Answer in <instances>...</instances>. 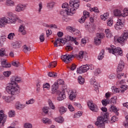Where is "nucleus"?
I'll list each match as a JSON object with an SVG mask.
<instances>
[{
    "label": "nucleus",
    "mask_w": 128,
    "mask_h": 128,
    "mask_svg": "<svg viewBox=\"0 0 128 128\" xmlns=\"http://www.w3.org/2000/svg\"><path fill=\"white\" fill-rule=\"evenodd\" d=\"M12 65L15 66V67H18L20 66L19 62H16V61H12Z\"/></svg>",
    "instance_id": "obj_56"
},
{
    "label": "nucleus",
    "mask_w": 128,
    "mask_h": 128,
    "mask_svg": "<svg viewBox=\"0 0 128 128\" xmlns=\"http://www.w3.org/2000/svg\"><path fill=\"white\" fill-rule=\"evenodd\" d=\"M59 109V112L61 114H64L67 111V108H66L64 106H61L58 108Z\"/></svg>",
    "instance_id": "obj_27"
},
{
    "label": "nucleus",
    "mask_w": 128,
    "mask_h": 128,
    "mask_svg": "<svg viewBox=\"0 0 128 128\" xmlns=\"http://www.w3.org/2000/svg\"><path fill=\"white\" fill-rule=\"evenodd\" d=\"M111 109L113 111V112H114V113H116V115H118L119 113L118 112V109L116 108L115 106H111Z\"/></svg>",
    "instance_id": "obj_39"
},
{
    "label": "nucleus",
    "mask_w": 128,
    "mask_h": 128,
    "mask_svg": "<svg viewBox=\"0 0 128 128\" xmlns=\"http://www.w3.org/2000/svg\"><path fill=\"white\" fill-rule=\"evenodd\" d=\"M44 88H46V89H49L50 88V85L48 83H46V84H44L43 86Z\"/></svg>",
    "instance_id": "obj_63"
},
{
    "label": "nucleus",
    "mask_w": 128,
    "mask_h": 128,
    "mask_svg": "<svg viewBox=\"0 0 128 128\" xmlns=\"http://www.w3.org/2000/svg\"><path fill=\"white\" fill-rule=\"evenodd\" d=\"M14 36H15L14 33H10V34H8V38L10 40H12Z\"/></svg>",
    "instance_id": "obj_49"
},
{
    "label": "nucleus",
    "mask_w": 128,
    "mask_h": 128,
    "mask_svg": "<svg viewBox=\"0 0 128 128\" xmlns=\"http://www.w3.org/2000/svg\"><path fill=\"white\" fill-rule=\"evenodd\" d=\"M22 20V22H21V24H22V25H20V26L19 28V32H20L21 33H22V35H26V27H25V25H24L23 22L24 21H22V20Z\"/></svg>",
    "instance_id": "obj_19"
},
{
    "label": "nucleus",
    "mask_w": 128,
    "mask_h": 128,
    "mask_svg": "<svg viewBox=\"0 0 128 128\" xmlns=\"http://www.w3.org/2000/svg\"><path fill=\"white\" fill-rule=\"evenodd\" d=\"M86 43V39L82 38L80 41V45L82 46H84Z\"/></svg>",
    "instance_id": "obj_57"
},
{
    "label": "nucleus",
    "mask_w": 128,
    "mask_h": 128,
    "mask_svg": "<svg viewBox=\"0 0 128 128\" xmlns=\"http://www.w3.org/2000/svg\"><path fill=\"white\" fill-rule=\"evenodd\" d=\"M76 90H72L71 93H70L69 95V99L70 100H74L76 97Z\"/></svg>",
    "instance_id": "obj_25"
},
{
    "label": "nucleus",
    "mask_w": 128,
    "mask_h": 128,
    "mask_svg": "<svg viewBox=\"0 0 128 128\" xmlns=\"http://www.w3.org/2000/svg\"><path fill=\"white\" fill-rule=\"evenodd\" d=\"M36 102L35 99H34V98H32V99H30V100H28V101L26 102V104L28 105H30V104H34Z\"/></svg>",
    "instance_id": "obj_41"
},
{
    "label": "nucleus",
    "mask_w": 128,
    "mask_h": 128,
    "mask_svg": "<svg viewBox=\"0 0 128 128\" xmlns=\"http://www.w3.org/2000/svg\"><path fill=\"white\" fill-rule=\"evenodd\" d=\"M105 34L107 38H112V33L110 29H106L105 30Z\"/></svg>",
    "instance_id": "obj_26"
},
{
    "label": "nucleus",
    "mask_w": 128,
    "mask_h": 128,
    "mask_svg": "<svg viewBox=\"0 0 128 128\" xmlns=\"http://www.w3.org/2000/svg\"><path fill=\"white\" fill-rule=\"evenodd\" d=\"M58 85H63L64 84V82L62 79H58V82H57Z\"/></svg>",
    "instance_id": "obj_53"
},
{
    "label": "nucleus",
    "mask_w": 128,
    "mask_h": 128,
    "mask_svg": "<svg viewBox=\"0 0 128 128\" xmlns=\"http://www.w3.org/2000/svg\"><path fill=\"white\" fill-rule=\"evenodd\" d=\"M6 17H2L0 18V28H4L8 24H16V22H22V21L20 19L18 16L14 14L12 12H7Z\"/></svg>",
    "instance_id": "obj_3"
},
{
    "label": "nucleus",
    "mask_w": 128,
    "mask_h": 128,
    "mask_svg": "<svg viewBox=\"0 0 128 128\" xmlns=\"http://www.w3.org/2000/svg\"><path fill=\"white\" fill-rule=\"evenodd\" d=\"M6 55V49L4 48H2L0 49V56L2 57Z\"/></svg>",
    "instance_id": "obj_40"
},
{
    "label": "nucleus",
    "mask_w": 128,
    "mask_h": 128,
    "mask_svg": "<svg viewBox=\"0 0 128 128\" xmlns=\"http://www.w3.org/2000/svg\"><path fill=\"white\" fill-rule=\"evenodd\" d=\"M124 83V80H119L116 82V86L118 88H120L121 92H122V85Z\"/></svg>",
    "instance_id": "obj_24"
},
{
    "label": "nucleus",
    "mask_w": 128,
    "mask_h": 128,
    "mask_svg": "<svg viewBox=\"0 0 128 128\" xmlns=\"http://www.w3.org/2000/svg\"><path fill=\"white\" fill-rule=\"evenodd\" d=\"M40 42H44V40H45V38H44V34H42L40 36Z\"/></svg>",
    "instance_id": "obj_54"
},
{
    "label": "nucleus",
    "mask_w": 128,
    "mask_h": 128,
    "mask_svg": "<svg viewBox=\"0 0 128 128\" xmlns=\"http://www.w3.org/2000/svg\"><path fill=\"white\" fill-rule=\"evenodd\" d=\"M108 113H105L104 116H100L98 118V120L95 122V125L98 128H105V123H108Z\"/></svg>",
    "instance_id": "obj_4"
},
{
    "label": "nucleus",
    "mask_w": 128,
    "mask_h": 128,
    "mask_svg": "<svg viewBox=\"0 0 128 128\" xmlns=\"http://www.w3.org/2000/svg\"><path fill=\"white\" fill-rule=\"evenodd\" d=\"M7 118L8 116L4 113L3 110H1V111H0V124L2 123V125L4 126L6 121Z\"/></svg>",
    "instance_id": "obj_13"
},
{
    "label": "nucleus",
    "mask_w": 128,
    "mask_h": 128,
    "mask_svg": "<svg viewBox=\"0 0 128 128\" xmlns=\"http://www.w3.org/2000/svg\"><path fill=\"white\" fill-rule=\"evenodd\" d=\"M124 76V78H127L128 74H124V73H121L120 74H118L117 78L118 79H122V77Z\"/></svg>",
    "instance_id": "obj_36"
},
{
    "label": "nucleus",
    "mask_w": 128,
    "mask_h": 128,
    "mask_svg": "<svg viewBox=\"0 0 128 128\" xmlns=\"http://www.w3.org/2000/svg\"><path fill=\"white\" fill-rule=\"evenodd\" d=\"M38 6H39V8H38V12H40L42 8V2H40V4H38Z\"/></svg>",
    "instance_id": "obj_64"
},
{
    "label": "nucleus",
    "mask_w": 128,
    "mask_h": 128,
    "mask_svg": "<svg viewBox=\"0 0 128 128\" xmlns=\"http://www.w3.org/2000/svg\"><path fill=\"white\" fill-rule=\"evenodd\" d=\"M20 81V77H18L17 76H12V77L10 84L6 87V92L8 94H11L12 96H3L2 99L4 102L6 103H11L15 100L16 98L12 95H16L20 93V89L17 83H19Z\"/></svg>",
    "instance_id": "obj_1"
},
{
    "label": "nucleus",
    "mask_w": 128,
    "mask_h": 128,
    "mask_svg": "<svg viewBox=\"0 0 128 128\" xmlns=\"http://www.w3.org/2000/svg\"><path fill=\"white\" fill-rule=\"evenodd\" d=\"M55 120L58 123H62L64 121L63 117L60 116L58 118H56Z\"/></svg>",
    "instance_id": "obj_37"
},
{
    "label": "nucleus",
    "mask_w": 128,
    "mask_h": 128,
    "mask_svg": "<svg viewBox=\"0 0 128 128\" xmlns=\"http://www.w3.org/2000/svg\"><path fill=\"white\" fill-rule=\"evenodd\" d=\"M124 26V24L122 23V20L120 19H118L117 20V22H116V24L114 25V28H116V30H121V28H122Z\"/></svg>",
    "instance_id": "obj_14"
},
{
    "label": "nucleus",
    "mask_w": 128,
    "mask_h": 128,
    "mask_svg": "<svg viewBox=\"0 0 128 128\" xmlns=\"http://www.w3.org/2000/svg\"><path fill=\"white\" fill-rule=\"evenodd\" d=\"M104 33H98L96 37L94 39V42L96 45H100L102 43V39H104Z\"/></svg>",
    "instance_id": "obj_10"
},
{
    "label": "nucleus",
    "mask_w": 128,
    "mask_h": 128,
    "mask_svg": "<svg viewBox=\"0 0 128 128\" xmlns=\"http://www.w3.org/2000/svg\"><path fill=\"white\" fill-rule=\"evenodd\" d=\"M114 14L116 16H123V18H124V16H128V8H124L123 10V13H122L120 10L116 9V10H114Z\"/></svg>",
    "instance_id": "obj_8"
},
{
    "label": "nucleus",
    "mask_w": 128,
    "mask_h": 128,
    "mask_svg": "<svg viewBox=\"0 0 128 128\" xmlns=\"http://www.w3.org/2000/svg\"><path fill=\"white\" fill-rule=\"evenodd\" d=\"M102 103L104 106H106L108 104H110V100L108 101V100H106V99L102 100Z\"/></svg>",
    "instance_id": "obj_47"
},
{
    "label": "nucleus",
    "mask_w": 128,
    "mask_h": 128,
    "mask_svg": "<svg viewBox=\"0 0 128 128\" xmlns=\"http://www.w3.org/2000/svg\"><path fill=\"white\" fill-rule=\"evenodd\" d=\"M48 104L51 109H52L53 110L56 109L55 106L54 105V103H52V100H48Z\"/></svg>",
    "instance_id": "obj_38"
},
{
    "label": "nucleus",
    "mask_w": 128,
    "mask_h": 128,
    "mask_svg": "<svg viewBox=\"0 0 128 128\" xmlns=\"http://www.w3.org/2000/svg\"><path fill=\"white\" fill-rule=\"evenodd\" d=\"M93 70L94 69V66L92 64L90 65H82L79 68H77L76 72L78 74H82V73H85L87 72L89 70Z\"/></svg>",
    "instance_id": "obj_6"
},
{
    "label": "nucleus",
    "mask_w": 128,
    "mask_h": 128,
    "mask_svg": "<svg viewBox=\"0 0 128 128\" xmlns=\"http://www.w3.org/2000/svg\"><path fill=\"white\" fill-rule=\"evenodd\" d=\"M74 58L73 55H70L68 54H66V55H62L61 56V59L65 62V63L68 64L72 61Z\"/></svg>",
    "instance_id": "obj_11"
},
{
    "label": "nucleus",
    "mask_w": 128,
    "mask_h": 128,
    "mask_svg": "<svg viewBox=\"0 0 128 128\" xmlns=\"http://www.w3.org/2000/svg\"><path fill=\"white\" fill-rule=\"evenodd\" d=\"M48 76H49V77H54L56 78V77H57V73L54 72H49Z\"/></svg>",
    "instance_id": "obj_44"
},
{
    "label": "nucleus",
    "mask_w": 128,
    "mask_h": 128,
    "mask_svg": "<svg viewBox=\"0 0 128 128\" xmlns=\"http://www.w3.org/2000/svg\"><path fill=\"white\" fill-rule=\"evenodd\" d=\"M124 68V61H120L117 68V72L122 71Z\"/></svg>",
    "instance_id": "obj_23"
},
{
    "label": "nucleus",
    "mask_w": 128,
    "mask_h": 128,
    "mask_svg": "<svg viewBox=\"0 0 128 128\" xmlns=\"http://www.w3.org/2000/svg\"><path fill=\"white\" fill-rule=\"evenodd\" d=\"M128 39V30H124V34L120 36V37H119V38H118L116 40L117 42L118 43H120L121 44H122V43H124L125 41H126Z\"/></svg>",
    "instance_id": "obj_9"
},
{
    "label": "nucleus",
    "mask_w": 128,
    "mask_h": 128,
    "mask_svg": "<svg viewBox=\"0 0 128 128\" xmlns=\"http://www.w3.org/2000/svg\"><path fill=\"white\" fill-rule=\"evenodd\" d=\"M78 82L80 85H83L85 82L84 78H83L82 76H78Z\"/></svg>",
    "instance_id": "obj_28"
},
{
    "label": "nucleus",
    "mask_w": 128,
    "mask_h": 128,
    "mask_svg": "<svg viewBox=\"0 0 128 128\" xmlns=\"http://www.w3.org/2000/svg\"><path fill=\"white\" fill-rule=\"evenodd\" d=\"M110 104L112 103L113 104H116V97H112L110 100H109Z\"/></svg>",
    "instance_id": "obj_42"
},
{
    "label": "nucleus",
    "mask_w": 128,
    "mask_h": 128,
    "mask_svg": "<svg viewBox=\"0 0 128 128\" xmlns=\"http://www.w3.org/2000/svg\"><path fill=\"white\" fill-rule=\"evenodd\" d=\"M112 24H114L113 20H112V19H110V20H108V26H112Z\"/></svg>",
    "instance_id": "obj_62"
},
{
    "label": "nucleus",
    "mask_w": 128,
    "mask_h": 128,
    "mask_svg": "<svg viewBox=\"0 0 128 128\" xmlns=\"http://www.w3.org/2000/svg\"><path fill=\"white\" fill-rule=\"evenodd\" d=\"M88 106L89 108L94 112H98V108L96 104H94L92 101H88Z\"/></svg>",
    "instance_id": "obj_12"
},
{
    "label": "nucleus",
    "mask_w": 128,
    "mask_h": 128,
    "mask_svg": "<svg viewBox=\"0 0 128 128\" xmlns=\"http://www.w3.org/2000/svg\"><path fill=\"white\" fill-rule=\"evenodd\" d=\"M6 4L7 6H14V2L12 0H7Z\"/></svg>",
    "instance_id": "obj_45"
},
{
    "label": "nucleus",
    "mask_w": 128,
    "mask_h": 128,
    "mask_svg": "<svg viewBox=\"0 0 128 128\" xmlns=\"http://www.w3.org/2000/svg\"><path fill=\"white\" fill-rule=\"evenodd\" d=\"M26 4H18L16 7V12H21V10H25V8H26Z\"/></svg>",
    "instance_id": "obj_20"
},
{
    "label": "nucleus",
    "mask_w": 128,
    "mask_h": 128,
    "mask_svg": "<svg viewBox=\"0 0 128 128\" xmlns=\"http://www.w3.org/2000/svg\"><path fill=\"white\" fill-rule=\"evenodd\" d=\"M112 91L114 92V93H119L120 91V90L119 89V88L118 87V88L112 89Z\"/></svg>",
    "instance_id": "obj_60"
},
{
    "label": "nucleus",
    "mask_w": 128,
    "mask_h": 128,
    "mask_svg": "<svg viewBox=\"0 0 128 128\" xmlns=\"http://www.w3.org/2000/svg\"><path fill=\"white\" fill-rule=\"evenodd\" d=\"M56 61H54L53 62H51V63L49 64L48 68H54L55 67H56Z\"/></svg>",
    "instance_id": "obj_35"
},
{
    "label": "nucleus",
    "mask_w": 128,
    "mask_h": 128,
    "mask_svg": "<svg viewBox=\"0 0 128 128\" xmlns=\"http://www.w3.org/2000/svg\"><path fill=\"white\" fill-rule=\"evenodd\" d=\"M68 29L73 34L76 36H80V32L78 29H75V28H72V27H68Z\"/></svg>",
    "instance_id": "obj_15"
},
{
    "label": "nucleus",
    "mask_w": 128,
    "mask_h": 128,
    "mask_svg": "<svg viewBox=\"0 0 128 128\" xmlns=\"http://www.w3.org/2000/svg\"><path fill=\"white\" fill-rule=\"evenodd\" d=\"M1 64L2 67L4 68H10L12 66L11 64L6 62V60H2Z\"/></svg>",
    "instance_id": "obj_22"
},
{
    "label": "nucleus",
    "mask_w": 128,
    "mask_h": 128,
    "mask_svg": "<svg viewBox=\"0 0 128 128\" xmlns=\"http://www.w3.org/2000/svg\"><path fill=\"white\" fill-rule=\"evenodd\" d=\"M16 115V113L14 111H10L8 112V116L9 117H14Z\"/></svg>",
    "instance_id": "obj_52"
},
{
    "label": "nucleus",
    "mask_w": 128,
    "mask_h": 128,
    "mask_svg": "<svg viewBox=\"0 0 128 128\" xmlns=\"http://www.w3.org/2000/svg\"><path fill=\"white\" fill-rule=\"evenodd\" d=\"M56 2H49L48 3V4H47L48 8H50V10H52V8H53Z\"/></svg>",
    "instance_id": "obj_32"
},
{
    "label": "nucleus",
    "mask_w": 128,
    "mask_h": 128,
    "mask_svg": "<svg viewBox=\"0 0 128 128\" xmlns=\"http://www.w3.org/2000/svg\"><path fill=\"white\" fill-rule=\"evenodd\" d=\"M48 107H44V108H42V111L46 114H48Z\"/></svg>",
    "instance_id": "obj_59"
},
{
    "label": "nucleus",
    "mask_w": 128,
    "mask_h": 128,
    "mask_svg": "<svg viewBox=\"0 0 128 128\" xmlns=\"http://www.w3.org/2000/svg\"><path fill=\"white\" fill-rule=\"evenodd\" d=\"M42 121L43 123H44L45 124H52V123L51 120L48 118H43Z\"/></svg>",
    "instance_id": "obj_33"
},
{
    "label": "nucleus",
    "mask_w": 128,
    "mask_h": 128,
    "mask_svg": "<svg viewBox=\"0 0 128 128\" xmlns=\"http://www.w3.org/2000/svg\"><path fill=\"white\" fill-rule=\"evenodd\" d=\"M3 74L5 77H9L12 73L10 71H6L5 72H3Z\"/></svg>",
    "instance_id": "obj_50"
},
{
    "label": "nucleus",
    "mask_w": 128,
    "mask_h": 128,
    "mask_svg": "<svg viewBox=\"0 0 128 128\" xmlns=\"http://www.w3.org/2000/svg\"><path fill=\"white\" fill-rule=\"evenodd\" d=\"M127 89H128V86L126 85V81L124 80V83L122 85V92H124V91L127 90Z\"/></svg>",
    "instance_id": "obj_48"
},
{
    "label": "nucleus",
    "mask_w": 128,
    "mask_h": 128,
    "mask_svg": "<svg viewBox=\"0 0 128 128\" xmlns=\"http://www.w3.org/2000/svg\"><path fill=\"white\" fill-rule=\"evenodd\" d=\"M104 50H102L100 51V53L98 56V60H102L103 58H104Z\"/></svg>",
    "instance_id": "obj_30"
},
{
    "label": "nucleus",
    "mask_w": 128,
    "mask_h": 128,
    "mask_svg": "<svg viewBox=\"0 0 128 128\" xmlns=\"http://www.w3.org/2000/svg\"><path fill=\"white\" fill-rule=\"evenodd\" d=\"M118 120V118L116 116H112L111 118V123H114V122H116Z\"/></svg>",
    "instance_id": "obj_58"
},
{
    "label": "nucleus",
    "mask_w": 128,
    "mask_h": 128,
    "mask_svg": "<svg viewBox=\"0 0 128 128\" xmlns=\"http://www.w3.org/2000/svg\"><path fill=\"white\" fill-rule=\"evenodd\" d=\"M58 83H54L53 85H52V87L51 88L52 94H55L56 93L58 94L59 93V91L58 90Z\"/></svg>",
    "instance_id": "obj_16"
},
{
    "label": "nucleus",
    "mask_w": 128,
    "mask_h": 128,
    "mask_svg": "<svg viewBox=\"0 0 128 128\" xmlns=\"http://www.w3.org/2000/svg\"><path fill=\"white\" fill-rule=\"evenodd\" d=\"M70 7H68V2H64L62 4V8H64L66 9L61 11L60 14L63 16L62 19L64 22H68V20L67 14L68 16H72L76 12V8H78V6H80V0H70Z\"/></svg>",
    "instance_id": "obj_2"
},
{
    "label": "nucleus",
    "mask_w": 128,
    "mask_h": 128,
    "mask_svg": "<svg viewBox=\"0 0 128 128\" xmlns=\"http://www.w3.org/2000/svg\"><path fill=\"white\" fill-rule=\"evenodd\" d=\"M12 46L14 48H20L22 46V42L20 41L16 42L14 44H12Z\"/></svg>",
    "instance_id": "obj_29"
},
{
    "label": "nucleus",
    "mask_w": 128,
    "mask_h": 128,
    "mask_svg": "<svg viewBox=\"0 0 128 128\" xmlns=\"http://www.w3.org/2000/svg\"><path fill=\"white\" fill-rule=\"evenodd\" d=\"M15 107L17 110H22L25 108L26 105L25 104H22L20 102H17L15 104Z\"/></svg>",
    "instance_id": "obj_17"
},
{
    "label": "nucleus",
    "mask_w": 128,
    "mask_h": 128,
    "mask_svg": "<svg viewBox=\"0 0 128 128\" xmlns=\"http://www.w3.org/2000/svg\"><path fill=\"white\" fill-rule=\"evenodd\" d=\"M58 46H60V38H58L56 41L54 42V47H58Z\"/></svg>",
    "instance_id": "obj_34"
},
{
    "label": "nucleus",
    "mask_w": 128,
    "mask_h": 128,
    "mask_svg": "<svg viewBox=\"0 0 128 128\" xmlns=\"http://www.w3.org/2000/svg\"><path fill=\"white\" fill-rule=\"evenodd\" d=\"M59 92L58 93V96L57 98V100H58V101H62V100H64V99H66V96L65 94L64 93V92H60V91H58Z\"/></svg>",
    "instance_id": "obj_21"
},
{
    "label": "nucleus",
    "mask_w": 128,
    "mask_h": 128,
    "mask_svg": "<svg viewBox=\"0 0 128 128\" xmlns=\"http://www.w3.org/2000/svg\"><path fill=\"white\" fill-rule=\"evenodd\" d=\"M90 12H100V11L97 7H94V8H91L90 9Z\"/></svg>",
    "instance_id": "obj_55"
},
{
    "label": "nucleus",
    "mask_w": 128,
    "mask_h": 128,
    "mask_svg": "<svg viewBox=\"0 0 128 128\" xmlns=\"http://www.w3.org/2000/svg\"><path fill=\"white\" fill-rule=\"evenodd\" d=\"M23 51L24 53H27L28 52L31 51V48L30 47H28L27 45H24V46H23Z\"/></svg>",
    "instance_id": "obj_31"
},
{
    "label": "nucleus",
    "mask_w": 128,
    "mask_h": 128,
    "mask_svg": "<svg viewBox=\"0 0 128 128\" xmlns=\"http://www.w3.org/2000/svg\"><path fill=\"white\" fill-rule=\"evenodd\" d=\"M24 128H32V125L31 123H24Z\"/></svg>",
    "instance_id": "obj_43"
},
{
    "label": "nucleus",
    "mask_w": 128,
    "mask_h": 128,
    "mask_svg": "<svg viewBox=\"0 0 128 128\" xmlns=\"http://www.w3.org/2000/svg\"><path fill=\"white\" fill-rule=\"evenodd\" d=\"M90 84H92V85H94V84L96 83L95 78H92V79H90Z\"/></svg>",
    "instance_id": "obj_61"
},
{
    "label": "nucleus",
    "mask_w": 128,
    "mask_h": 128,
    "mask_svg": "<svg viewBox=\"0 0 128 128\" xmlns=\"http://www.w3.org/2000/svg\"><path fill=\"white\" fill-rule=\"evenodd\" d=\"M67 41H72V42H74V43L75 44V45H78L79 43L77 41V38L72 37V36H66V38L65 39H60V45L64 44L66 43Z\"/></svg>",
    "instance_id": "obj_7"
},
{
    "label": "nucleus",
    "mask_w": 128,
    "mask_h": 128,
    "mask_svg": "<svg viewBox=\"0 0 128 128\" xmlns=\"http://www.w3.org/2000/svg\"><path fill=\"white\" fill-rule=\"evenodd\" d=\"M84 51H80L78 57L80 58V59H82L84 57Z\"/></svg>",
    "instance_id": "obj_46"
},
{
    "label": "nucleus",
    "mask_w": 128,
    "mask_h": 128,
    "mask_svg": "<svg viewBox=\"0 0 128 128\" xmlns=\"http://www.w3.org/2000/svg\"><path fill=\"white\" fill-rule=\"evenodd\" d=\"M82 112H78V113H76L74 115V118H80V116H82Z\"/></svg>",
    "instance_id": "obj_51"
},
{
    "label": "nucleus",
    "mask_w": 128,
    "mask_h": 128,
    "mask_svg": "<svg viewBox=\"0 0 128 128\" xmlns=\"http://www.w3.org/2000/svg\"><path fill=\"white\" fill-rule=\"evenodd\" d=\"M83 15L84 16H82L80 20H79L80 22H81V24H82V22H84L86 18H88L90 16V13L89 12H88V11H84Z\"/></svg>",
    "instance_id": "obj_18"
},
{
    "label": "nucleus",
    "mask_w": 128,
    "mask_h": 128,
    "mask_svg": "<svg viewBox=\"0 0 128 128\" xmlns=\"http://www.w3.org/2000/svg\"><path fill=\"white\" fill-rule=\"evenodd\" d=\"M106 50H108L109 53H112V54H114L115 56H118V55L122 56L123 55L122 48H116V46H111L110 48H106Z\"/></svg>",
    "instance_id": "obj_5"
}]
</instances>
